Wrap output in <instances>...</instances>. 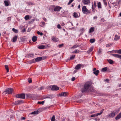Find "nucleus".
Wrapping results in <instances>:
<instances>
[{"mask_svg":"<svg viewBox=\"0 0 121 121\" xmlns=\"http://www.w3.org/2000/svg\"><path fill=\"white\" fill-rule=\"evenodd\" d=\"M120 38V37L119 36L117 35H115L114 39L115 40L117 41Z\"/></svg>","mask_w":121,"mask_h":121,"instance_id":"obj_21","label":"nucleus"},{"mask_svg":"<svg viewBox=\"0 0 121 121\" xmlns=\"http://www.w3.org/2000/svg\"><path fill=\"white\" fill-rule=\"evenodd\" d=\"M36 62L35 59H33L32 60H30V63H32L35 62Z\"/></svg>","mask_w":121,"mask_h":121,"instance_id":"obj_36","label":"nucleus"},{"mask_svg":"<svg viewBox=\"0 0 121 121\" xmlns=\"http://www.w3.org/2000/svg\"><path fill=\"white\" fill-rule=\"evenodd\" d=\"M33 96V95L30 94H28L26 95V97L27 98H31Z\"/></svg>","mask_w":121,"mask_h":121,"instance_id":"obj_28","label":"nucleus"},{"mask_svg":"<svg viewBox=\"0 0 121 121\" xmlns=\"http://www.w3.org/2000/svg\"><path fill=\"white\" fill-rule=\"evenodd\" d=\"M29 16L28 15H27L25 16L24 17L25 19L26 20H27L29 19Z\"/></svg>","mask_w":121,"mask_h":121,"instance_id":"obj_29","label":"nucleus"},{"mask_svg":"<svg viewBox=\"0 0 121 121\" xmlns=\"http://www.w3.org/2000/svg\"><path fill=\"white\" fill-rule=\"evenodd\" d=\"M77 50H75L74 51H73L72 52V53H77Z\"/></svg>","mask_w":121,"mask_h":121,"instance_id":"obj_53","label":"nucleus"},{"mask_svg":"<svg viewBox=\"0 0 121 121\" xmlns=\"http://www.w3.org/2000/svg\"><path fill=\"white\" fill-rule=\"evenodd\" d=\"M55 116L53 115L51 118V121H54L55 120Z\"/></svg>","mask_w":121,"mask_h":121,"instance_id":"obj_42","label":"nucleus"},{"mask_svg":"<svg viewBox=\"0 0 121 121\" xmlns=\"http://www.w3.org/2000/svg\"><path fill=\"white\" fill-rule=\"evenodd\" d=\"M17 36H15L14 37L13 39V42H15L17 40Z\"/></svg>","mask_w":121,"mask_h":121,"instance_id":"obj_19","label":"nucleus"},{"mask_svg":"<svg viewBox=\"0 0 121 121\" xmlns=\"http://www.w3.org/2000/svg\"><path fill=\"white\" fill-rule=\"evenodd\" d=\"M74 0H70L68 4V5H69Z\"/></svg>","mask_w":121,"mask_h":121,"instance_id":"obj_45","label":"nucleus"},{"mask_svg":"<svg viewBox=\"0 0 121 121\" xmlns=\"http://www.w3.org/2000/svg\"><path fill=\"white\" fill-rule=\"evenodd\" d=\"M99 72V71L98 70H95L94 71H93V73L96 76L98 75Z\"/></svg>","mask_w":121,"mask_h":121,"instance_id":"obj_25","label":"nucleus"},{"mask_svg":"<svg viewBox=\"0 0 121 121\" xmlns=\"http://www.w3.org/2000/svg\"><path fill=\"white\" fill-rule=\"evenodd\" d=\"M90 86V84L89 82H86L84 85L83 88L82 89V92H84L86 91H89Z\"/></svg>","mask_w":121,"mask_h":121,"instance_id":"obj_1","label":"nucleus"},{"mask_svg":"<svg viewBox=\"0 0 121 121\" xmlns=\"http://www.w3.org/2000/svg\"><path fill=\"white\" fill-rule=\"evenodd\" d=\"M75 55H73L71 56L70 58V60H73V59L75 57Z\"/></svg>","mask_w":121,"mask_h":121,"instance_id":"obj_38","label":"nucleus"},{"mask_svg":"<svg viewBox=\"0 0 121 121\" xmlns=\"http://www.w3.org/2000/svg\"><path fill=\"white\" fill-rule=\"evenodd\" d=\"M82 11L83 13L84 14H87L88 13H90V11L88 10L86 8V6H83L82 8Z\"/></svg>","mask_w":121,"mask_h":121,"instance_id":"obj_3","label":"nucleus"},{"mask_svg":"<svg viewBox=\"0 0 121 121\" xmlns=\"http://www.w3.org/2000/svg\"><path fill=\"white\" fill-rule=\"evenodd\" d=\"M35 4V3L31 2H29L28 3V4L29 5H34Z\"/></svg>","mask_w":121,"mask_h":121,"instance_id":"obj_41","label":"nucleus"},{"mask_svg":"<svg viewBox=\"0 0 121 121\" xmlns=\"http://www.w3.org/2000/svg\"><path fill=\"white\" fill-rule=\"evenodd\" d=\"M39 111L37 110L36 111H35L30 113V114L32 115H35L38 114L39 112Z\"/></svg>","mask_w":121,"mask_h":121,"instance_id":"obj_18","label":"nucleus"},{"mask_svg":"<svg viewBox=\"0 0 121 121\" xmlns=\"http://www.w3.org/2000/svg\"><path fill=\"white\" fill-rule=\"evenodd\" d=\"M44 101H43L41 102H38V103L39 104H43L44 103Z\"/></svg>","mask_w":121,"mask_h":121,"instance_id":"obj_46","label":"nucleus"},{"mask_svg":"<svg viewBox=\"0 0 121 121\" xmlns=\"http://www.w3.org/2000/svg\"><path fill=\"white\" fill-rule=\"evenodd\" d=\"M13 91V89L11 88H9L6 89H5V91H4L2 94H4L5 93V94H10L12 93Z\"/></svg>","mask_w":121,"mask_h":121,"instance_id":"obj_2","label":"nucleus"},{"mask_svg":"<svg viewBox=\"0 0 121 121\" xmlns=\"http://www.w3.org/2000/svg\"><path fill=\"white\" fill-rule=\"evenodd\" d=\"M32 39L33 42H35L37 40V38L35 36H33L32 38Z\"/></svg>","mask_w":121,"mask_h":121,"instance_id":"obj_20","label":"nucleus"},{"mask_svg":"<svg viewBox=\"0 0 121 121\" xmlns=\"http://www.w3.org/2000/svg\"><path fill=\"white\" fill-rule=\"evenodd\" d=\"M25 119H26V118L24 117H22L21 118V120H25Z\"/></svg>","mask_w":121,"mask_h":121,"instance_id":"obj_60","label":"nucleus"},{"mask_svg":"<svg viewBox=\"0 0 121 121\" xmlns=\"http://www.w3.org/2000/svg\"><path fill=\"white\" fill-rule=\"evenodd\" d=\"M17 98H19L21 99H25V94H17L16 95Z\"/></svg>","mask_w":121,"mask_h":121,"instance_id":"obj_4","label":"nucleus"},{"mask_svg":"<svg viewBox=\"0 0 121 121\" xmlns=\"http://www.w3.org/2000/svg\"><path fill=\"white\" fill-rule=\"evenodd\" d=\"M5 67L6 69L7 70V72H8L9 71V68L7 65H5Z\"/></svg>","mask_w":121,"mask_h":121,"instance_id":"obj_34","label":"nucleus"},{"mask_svg":"<svg viewBox=\"0 0 121 121\" xmlns=\"http://www.w3.org/2000/svg\"><path fill=\"white\" fill-rule=\"evenodd\" d=\"M5 6H8L9 5V4L10 3V1L8 0H5L4 1Z\"/></svg>","mask_w":121,"mask_h":121,"instance_id":"obj_7","label":"nucleus"},{"mask_svg":"<svg viewBox=\"0 0 121 121\" xmlns=\"http://www.w3.org/2000/svg\"><path fill=\"white\" fill-rule=\"evenodd\" d=\"M75 79V78L74 77H72L71 78V80L72 81H74Z\"/></svg>","mask_w":121,"mask_h":121,"instance_id":"obj_56","label":"nucleus"},{"mask_svg":"<svg viewBox=\"0 0 121 121\" xmlns=\"http://www.w3.org/2000/svg\"><path fill=\"white\" fill-rule=\"evenodd\" d=\"M96 117V115L95 114H92L91 115V117Z\"/></svg>","mask_w":121,"mask_h":121,"instance_id":"obj_50","label":"nucleus"},{"mask_svg":"<svg viewBox=\"0 0 121 121\" xmlns=\"http://www.w3.org/2000/svg\"><path fill=\"white\" fill-rule=\"evenodd\" d=\"M83 101V100L81 99H80L78 100V101H77L78 102H82Z\"/></svg>","mask_w":121,"mask_h":121,"instance_id":"obj_52","label":"nucleus"},{"mask_svg":"<svg viewBox=\"0 0 121 121\" xmlns=\"http://www.w3.org/2000/svg\"><path fill=\"white\" fill-rule=\"evenodd\" d=\"M44 87L43 86L40 87L38 88V90H42L44 89Z\"/></svg>","mask_w":121,"mask_h":121,"instance_id":"obj_40","label":"nucleus"},{"mask_svg":"<svg viewBox=\"0 0 121 121\" xmlns=\"http://www.w3.org/2000/svg\"><path fill=\"white\" fill-rule=\"evenodd\" d=\"M37 34L39 35H43V33L42 32H40L39 31H38L37 32Z\"/></svg>","mask_w":121,"mask_h":121,"instance_id":"obj_47","label":"nucleus"},{"mask_svg":"<svg viewBox=\"0 0 121 121\" xmlns=\"http://www.w3.org/2000/svg\"><path fill=\"white\" fill-rule=\"evenodd\" d=\"M51 96L49 95H44L42 96V99H45L50 98H51Z\"/></svg>","mask_w":121,"mask_h":121,"instance_id":"obj_12","label":"nucleus"},{"mask_svg":"<svg viewBox=\"0 0 121 121\" xmlns=\"http://www.w3.org/2000/svg\"><path fill=\"white\" fill-rule=\"evenodd\" d=\"M81 65L80 64H78L75 67V69L76 70L79 69L81 68Z\"/></svg>","mask_w":121,"mask_h":121,"instance_id":"obj_17","label":"nucleus"},{"mask_svg":"<svg viewBox=\"0 0 121 121\" xmlns=\"http://www.w3.org/2000/svg\"><path fill=\"white\" fill-rule=\"evenodd\" d=\"M57 27L59 29H60L61 28V27L60 26V25L59 24H58L57 25Z\"/></svg>","mask_w":121,"mask_h":121,"instance_id":"obj_55","label":"nucleus"},{"mask_svg":"<svg viewBox=\"0 0 121 121\" xmlns=\"http://www.w3.org/2000/svg\"><path fill=\"white\" fill-rule=\"evenodd\" d=\"M97 16H95L94 17H93V19H97Z\"/></svg>","mask_w":121,"mask_h":121,"instance_id":"obj_62","label":"nucleus"},{"mask_svg":"<svg viewBox=\"0 0 121 121\" xmlns=\"http://www.w3.org/2000/svg\"><path fill=\"white\" fill-rule=\"evenodd\" d=\"M95 41V40L94 39H91L90 40V42L92 43H94Z\"/></svg>","mask_w":121,"mask_h":121,"instance_id":"obj_39","label":"nucleus"},{"mask_svg":"<svg viewBox=\"0 0 121 121\" xmlns=\"http://www.w3.org/2000/svg\"><path fill=\"white\" fill-rule=\"evenodd\" d=\"M101 20L102 22H104V20L103 18H102L101 19Z\"/></svg>","mask_w":121,"mask_h":121,"instance_id":"obj_64","label":"nucleus"},{"mask_svg":"<svg viewBox=\"0 0 121 121\" xmlns=\"http://www.w3.org/2000/svg\"><path fill=\"white\" fill-rule=\"evenodd\" d=\"M121 112H120L119 114L118 115L115 117V119L116 120H118L121 118Z\"/></svg>","mask_w":121,"mask_h":121,"instance_id":"obj_13","label":"nucleus"},{"mask_svg":"<svg viewBox=\"0 0 121 121\" xmlns=\"http://www.w3.org/2000/svg\"><path fill=\"white\" fill-rule=\"evenodd\" d=\"M94 30V27H92L90 29L89 32L90 33H91L93 32Z\"/></svg>","mask_w":121,"mask_h":121,"instance_id":"obj_23","label":"nucleus"},{"mask_svg":"<svg viewBox=\"0 0 121 121\" xmlns=\"http://www.w3.org/2000/svg\"><path fill=\"white\" fill-rule=\"evenodd\" d=\"M45 46L43 45H40L39 46L38 48L39 49H43L45 48Z\"/></svg>","mask_w":121,"mask_h":121,"instance_id":"obj_24","label":"nucleus"},{"mask_svg":"<svg viewBox=\"0 0 121 121\" xmlns=\"http://www.w3.org/2000/svg\"><path fill=\"white\" fill-rule=\"evenodd\" d=\"M52 39L53 41L55 42H57L58 40V39L56 37H52Z\"/></svg>","mask_w":121,"mask_h":121,"instance_id":"obj_14","label":"nucleus"},{"mask_svg":"<svg viewBox=\"0 0 121 121\" xmlns=\"http://www.w3.org/2000/svg\"><path fill=\"white\" fill-rule=\"evenodd\" d=\"M111 55L113 56L116 57L121 59V55L116 54H112Z\"/></svg>","mask_w":121,"mask_h":121,"instance_id":"obj_6","label":"nucleus"},{"mask_svg":"<svg viewBox=\"0 0 121 121\" xmlns=\"http://www.w3.org/2000/svg\"><path fill=\"white\" fill-rule=\"evenodd\" d=\"M103 111L102 110L100 111V112L96 114V117L98 115H100L101 114L103 113Z\"/></svg>","mask_w":121,"mask_h":121,"instance_id":"obj_30","label":"nucleus"},{"mask_svg":"<svg viewBox=\"0 0 121 121\" xmlns=\"http://www.w3.org/2000/svg\"><path fill=\"white\" fill-rule=\"evenodd\" d=\"M108 61L109 63L110 64H112L113 63V61L111 59L108 60Z\"/></svg>","mask_w":121,"mask_h":121,"instance_id":"obj_32","label":"nucleus"},{"mask_svg":"<svg viewBox=\"0 0 121 121\" xmlns=\"http://www.w3.org/2000/svg\"><path fill=\"white\" fill-rule=\"evenodd\" d=\"M93 49V47H91L90 49H89V50L91 51H92Z\"/></svg>","mask_w":121,"mask_h":121,"instance_id":"obj_48","label":"nucleus"},{"mask_svg":"<svg viewBox=\"0 0 121 121\" xmlns=\"http://www.w3.org/2000/svg\"><path fill=\"white\" fill-rule=\"evenodd\" d=\"M62 8L61 7L57 6L55 8L54 10L55 11H59Z\"/></svg>","mask_w":121,"mask_h":121,"instance_id":"obj_10","label":"nucleus"},{"mask_svg":"<svg viewBox=\"0 0 121 121\" xmlns=\"http://www.w3.org/2000/svg\"><path fill=\"white\" fill-rule=\"evenodd\" d=\"M26 31V29L25 28L23 29L22 31V33L25 32Z\"/></svg>","mask_w":121,"mask_h":121,"instance_id":"obj_57","label":"nucleus"},{"mask_svg":"<svg viewBox=\"0 0 121 121\" xmlns=\"http://www.w3.org/2000/svg\"><path fill=\"white\" fill-rule=\"evenodd\" d=\"M52 90H57L59 89V88L56 86H53L51 88Z\"/></svg>","mask_w":121,"mask_h":121,"instance_id":"obj_8","label":"nucleus"},{"mask_svg":"<svg viewBox=\"0 0 121 121\" xmlns=\"http://www.w3.org/2000/svg\"><path fill=\"white\" fill-rule=\"evenodd\" d=\"M103 1L104 5L105 6H106L107 5V2H106V0H103Z\"/></svg>","mask_w":121,"mask_h":121,"instance_id":"obj_43","label":"nucleus"},{"mask_svg":"<svg viewBox=\"0 0 121 121\" xmlns=\"http://www.w3.org/2000/svg\"><path fill=\"white\" fill-rule=\"evenodd\" d=\"M68 93L67 92H64L61 93H60L59 94L58 96H66L68 95Z\"/></svg>","mask_w":121,"mask_h":121,"instance_id":"obj_5","label":"nucleus"},{"mask_svg":"<svg viewBox=\"0 0 121 121\" xmlns=\"http://www.w3.org/2000/svg\"><path fill=\"white\" fill-rule=\"evenodd\" d=\"M91 51L89 50L87 52V53L88 54H90Z\"/></svg>","mask_w":121,"mask_h":121,"instance_id":"obj_61","label":"nucleus"},{"mask_svg":"<svg viewBox=\"0 0 121 121\" xmlns=\"http://www.w3.org/2000/svg\"><path fill=\"white\" fill-rule=\"evenodd\" d=\"M116 52L119 54H121V49L116 50Z\"/></svg>","mask_w":121,"mask_h":121,"instance_id":"obj_37","label":"nucleus"},{"mask_svg":"<svg viewBox=\"0 0 121 121\" xmlns=\"http://www.w3.org/2000/svg\"><path fill=\"white\" fill-rule=\"evenodd\" d=\"M121 3V0H120L117 2L118 5H119V6H120Z\"/></svg>","mask_w":121,"mask_h":121,"instance_id":"obj_49","label":"nucleus"},{"mask_svg":"<svg viewBox=\"0 0 121 121\" xmlns=\"http://www.w3.org/2000/svg\"><path fill=\"white\" fill-rule=\"evenodd\" d=\"M43 20L45 21V22H47V20L46 18L45 17H44L43 18Z\"/></svg>","mask_w":121,"mask_h":121,"instance_id":"obj_58","label":"nucleus"},{"mask_svg":"<svg viewBox=\"0 0 121 121\" xmlns=\"http://www.w3.org/2000/svg\"><path fill=\"white\" fill-rule=\"evenodd\" d=\"M73 16L75 18H76L78 17H79L78 16V14L74 12L73 14Z\"/></svg>","mask_w":121,"mask_h":121,"instance_id":"obj_22","label":"nucleus"},{"mask_svg":"<svg viewBox=\"0 0 121 121\" xmlns=\"http://www.w3.org/2000/svg\"><path fill=\"white\" fill-rule=\"evenodd\" d=\"M22 101L18 100L15 101L14 103V104L15 105H18L20 104L22 102Z\"/></svg>","mask_w":121,"mask_h":121,"instance_id":"obj_16","label":"nucleus"},{"mask_svg":"<svg viewBox=\"0 0 121 121\" xmlns=\"http://www.w3.org/2000/svg\"><path fill=\"white\" fill-rule=\"evenodd\" d=\"M64 44L63 43L61 44H60L58 45V46L59 47V48H61L63 46Z\"/></svg>","mask_w":121,"mask_h":121,"instance_id":"obj_44","label":"nucleus"},{"mask_svg":"<svg viewBox=\"0 0 121 121\" xmlns=\"http://www.w3.org/2000/svg\"><path fill=\"white\" fill-rule=\"evenodd\" d=\"M79 46L77 44L73 46V47H72V48H76L79 47Z\"/></svg>","mask_w":121,"mask_h":121,"instance_id":"obj_27","label":"nucleus"},{"mask_svg":"<svg viewBox=\"0 0 121 121\" xmlns=\"http://www.w3.org/2000/svg\"><path fill=\"white\" fill-rule=\"evenodd\" d=\"M98 7L99 8H101V4L100 2H99L98 4Z\"/></svg>","mask_w":121,"mask_h":121,"instance_id":"obj_31","label":"nucleus"},{"mask_svg":"<svg viewBox=\"0 0 121 121\" xmlns=\"http://www.w3.org/2000/svg\"><path fill=\"white\" fill-rule=\"evenodd\" d=\"M42 24L43 25H44L45 24V23L43 22H42Z\"/></svg>","mask_w":121,"mask_h":121,"instance_id":"obj_63","label":"nucleus"},{"mask_svg":"<svg viewBox=\"0 0 121 121\" xmlns=\"http://www.w3.org/2000/svg\"><path fill=\"white\" fill-rule=\"evenodd\" d=\"M101 52H102L101 50L100 49H99L98 51V53L100 54V53H101Z\"/></svg>","mask_w":121,"mask_h":121,"instance_id":"obj_59","label":"nucleus"},{"mask_svg":"<svg viewBox=\"0 0 121 121\" xmlns=\"http://www.w3.org/2000/svg\"><path fill=\"white\" fill-rule=\"evenodd\" d=\"M107 67H104L102 69V71L103 72H105L107 70Z\"/></svg>","mask_w":121,"mask_h":121,"instance_id":"obj_33","label":"nucleus"},{"mask_svg":"<svg viewBox=\"0 0 121 121\" xmlns=\"http://www.w3.org/2000/svg\"><path fill=\"white\" fill-rule=\"evenodd\" d=\"M115 115V113L113 112L109 115V117H110L112 118L114 117Z\"/></svg>","mask_w":121,"mask_h":121,"instance_id":"obj_9","label":"nucleus"},{"mask_svg":"<svg viewBox=\"0 0 121 121\" xmlns=\"http://www.w3.org/2000/svg\"><path fill=\"white\" fill-rule=\"evenodd\" d=\"M42 57V60H43L45 59L46 58V56H43V57Z\"/></svg>","mask_w":121,"mask_h":121,"instance_id":"obj_54","label":"nucleus"},{"mask_svg":"<svg viewBox=\"0 0 121 121\" xmlns=\"http://www.w3.org/2000/svg\"><path fill=\"white\" fill-rule=\"evenodd\" d=\"M82 2L84 4H87L90 2L89 0H82Z\"/></svg>","mask_w":121,"mask_h":121,"instance_id":"obj_11","label":"nucleus"},{"mask_svg":"<svg viewBox=\"0 0 121 121\" xmlns=\"http://www.w3.org/2000/svg\"><path fill=\"white\" fill-rule=\"evenodd\" d=\"M12 30L15 33H17L18 32L17 30L16 29L14 28H13Z\"/></svg>","mask_w":121,"mask_h":121,"instance_id":"obj_35","label":"nucleus"},{"mask_svg":"<svg viewBox=\"0 0 121 121\" xmlns=\"http://www.w3.org/2000/svg\"><path fill=\"white\" fill-rule=\"evenodd\" d=\"M34 54H29L28 55V56L29 58H33Z\"/></svg>","mask_w":121,"mask_h":121,"instance_id":"obj_26","label":"nucleus"},{"mask_svg":"<svg viewBox=\"0 0 121 121\" xmlns=\"http://www.w3.org/2000/svg\"><path fill=\"white\" fill-rule=\"evenodd\" d=\"M36 62H38L42 60V57H38L36 58L35 59Z\"/></svg>","mask_w":121,"mask_h":121,"instance_id":"obj_15","label":"nucleus"},{"mask_svg":"<svg viewBox=\"0 0 121 121\" xmlns=\"http://www.w3.org/2000/svg\"><path fill=\"white\" fill-rule=\"evenodd\" d=\"M93 5L92 6V11L93 12H95V9L93 8Z\"/></svg>","mask_w":121,"mask_h":121,"instance_id":"obj_51","label":"nucleus"}]
</instances>
